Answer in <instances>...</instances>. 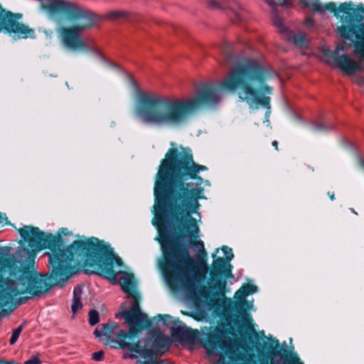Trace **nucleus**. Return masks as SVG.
I'll return each instance as SVG.
<instances>
[{
  "label": "nucleus",
  "mask_w": 364,
  "mask_h": 364,
  "mask_svg": "<svg viewBox=\"0 0 364 364\" xmlns=\"http://www.w3.org/2000/svg\"><path fill=\"white\" fill-rule=\"evenodd\" d=\"M221 95L215 90L207 88L188 99H177L160 106L139 109L137 117L144 122L157 127L179 126L195 112L210 108L221 100Z\"/></svg>",
  "instance_id": "1"
},
{
  "label": "nucleus",
  "mask_w": 364,
  "mask_h": 364,
  "mask_svg": "<svg viewBox=\"0 0 364 364\" xmlns=\"http://www.w3.org/2000/svg\"><path fill=\"white\" fill-rule=\"evenodd\" d=\"M221 87L233 92L240 102L246 103L251 109L259 106L270 109L272 87L265 82L258 66L245 64L235 68L222 81Z\"/></svg>",
  "instance_id": "2"
},
{
  "label": "nucleus",
  "mask_w": 364,
  "mask_h": 364,
  "mask_svg": "<svg viewBox=\"0 0 364 364\" xmlns=\"http://www.w3.org/2000/svg\"><path fill=\"white\" fill-rule=\"evenodd\" d=\"M306 23H307L308 25H310V26H311V25H312V24H313V21H312L311 20H308V21H306Z\"/></svg>",
  "instance_id": "35"
},
{
  "label": "nucleus",
  "mask_w": 364,
  "mask_h": 364,
  "mask_svg": "<svg viewBox=\"0 0 364 364\" xmlns=\"http://www.w3.org/2000/svg\"><path fill=\"white\" fill-rule=\"evenodd\" d=\"M353 213H354V214H357L356 212H355L353 210H352Z\"/></svg>",
  "instance_id": "40"
},
{
  "label": "nucleus",
  "mask_w": 364,
  "mask_h": 364,
  "mask_svg": "<svg viewBox=\"0 0 364 364\" xmlns=\"http://www.w3.org/2000/svg\"><path fill=\"white\" fill-rule=\"evenodd\" d=\"M82 295V289L81 287H76L73 291V299L71 305V309L73 314H75L82 309L81 298Z\"/></svg>",
  "instance_id": "15"
},
{
  "label": "nucleus",
  "mask_w": 364,
  "mask_h": 364,
  "mask_svg": "<svg viewBox=\"0 0 364 364\" xmlns=\"http://www.w3.org/2000/svg\"><path fill=\"white\" fill-rule=\"evenodd\" d=\"M358 161L359 164L361 166H364L363 161H362V159H360V157L359 156H358Z\"/></svg>",
  "instance_id": "33"
},
{
  "label": "nucleus",
  "mask_w": 364,
  "mask_h": 364,
  "mask_svg": "<svg viewBox=\"0 0 364 364\" xmlns=\"http://www.w3.org/2000/svg\"><path fill=\"white\" fill-rule=\"evenodd\" d=\"M132 307L122 311L126 322L130 325L129 334L127 335L124 331H120L118 335L117 343L121 348L129 350H136L137 343L135 342V334L134 333V325L144 321L146 316L139 310V302L135 296L132 297Z\"/></svg>",
  "instance_id": "7"
},
{
  "label": "nucleus",
  "mask_w": 364,
  "mask_h": 364,
  "mask_svg": "<svg viewBox=\"0 0 364 364\" xmlns=\"http://www.w3.org/2000/svg\"><path fill=\"white\" fill-rule=\"evenodd\" d=\"M228 250V247H223V251H225V250Z\"/></svg>",
  "instance_id": "39"
},
{
  "label": "nucleus",
  "mask_w": 364,
  "mask_h": 364,
  "mask_svg": "<svg viewBox=\"0 0 364 364\" xmlns=\"http://www.w3.org/2000/svg\"><path fill=\"white\" fill-rule=\"evenodd\" d=\"M292 41L296 46H303L306 42V36L303 33L295 34L292 38Z\"/></svg>",
  "instance_id": "19"
},
{
  "label": "nucleus",
  "mask_w": 364,
  "mask_h": 364,
  "mask_svg": "<svg viewBox=\"0 0 364 364\" xmlns=\"http://www.w3.org/2000/svg\"><path fill=\"white\" fill-rule=\"evenodd\" d=\"M233 257V255L230 254V257H228L227 259H231Z\"/></svg>",
  "instance_id": "37"
},
{
  "label": "nucleus",
  "mask_w": 364,
  "mask_h": 364,
  "mask_svg": "<svg viewBox=\"0 0 364 364\" xmlns=\"http://www.w3.org/2000/svg\"><path fill=\"white\" fill-rule=\"evenodd\" d=\"M104 336L107 338H111L115 329L117 326L114 323H107L102 325Z\"/></svg>",
  "instance_id": "18"
},
{
  "label": "nucleus",
  "mask_w": 364,
  "mask_h": 364,
  "mask_svg": "<svg viewBox=\"0 0 364 364\" xmlns=\"http://www.w3.org/2000/svg\"><path fill=\"white\" fill-rule=\"evenodd\" d=\"M264 1L273 9L277 6H282L285 8H289L292 6L290 0H264Z\"/></svg>",
  "instance_id": "17"
},
{
  "label": "nucleus",
  "mask_w": 364,
  "mask_h": 364,
  "mask_svg": "<svg viewBox=\"0 0 364 364\" xmlns=\"http://www.w3.org/2000/svg\"><path fill=\"white\" fill-rule=\"evenodd\" d=\"M272 145L277 150H278V142L277 141H272Z\"/></svg>",
  "instance_id": "34"
},
{
  "label": "nucleus",
  "mask_w": 364,
  "mask_h": 364,
  "mask_svg": "<svg viewBox=\"0 0 364 364\" xmlns=\"http://www.w3.org/2000/svg\"><path fill=\"white\" fill-rule=\"evenodd\" d=\"M274 24L275 26L280 29V31L281 32H283L284 31V24L282 23V21L279 19H275L274 21Z\"/></svg>",
  "instance_id": "27"
},
{
  "label": "nucleus",
  "mask_w": 364,
  "mask_h": 364,
  "mask_svg": "<svg viewBox=\"0 0 364 364\" xmlns=\"http://www.w3.org/2000/svg\"><path fill=\"white\" fill-rule=\"evenodd\" d=\"M194 245L197 247H203V243L202 241L200 240H198V241H196Z\"/></svg>",
  "instance_id": "31"
},
{
  "label": "nucleus",
  "mask_w": 364,
  "mask_h": 364,
  "mask_svg": "<svg viewBox=\"0 0 364 364\" xmlns=\"http://www.w3.org/2000/svg\"><path fill=\"white\" fill-rule=\"evenodd\" d=\"M33 264H34V262H33V256H29L28 257V260L27 263L26 264H23L22 263L21 264V267L23 269V271L26 272V270L28 271L30 269L33 268Z\"/></svg>",
  "instance_id": "24"
},
{
  "label": "nucleus",
  "mask_w": 364,
  "mask_h": 364,
  "mask_svg": "<svg viewBox=\"0 0 364 364\" xmlns=\"http://www.w3.org/2000/svg\"><path fill=\"white\" fill-rule=\"evenodd\" d=\"M180 200V205L176 209L181 224L180 230L183 237L192 242L193 240L199 237V228L197 220L191 215L197 214L200 218L198 212L200 205L197 198L183 196Z\"/></svg>",
  "instance_id": "6"
},
{
  "label": "nucleus",
  "mask_w": 364,
  "mask_h": 364,
  "mask_svg": "<svg viewBox=\"0 0 364 364\" xmlns=\"http://www.w3.org/2000/svg\"><path fill=\"white\" fill-rule=\"evenodd\" d=\"M297 2L301 6L308 8L312 12H317L320 14H324L327 11L334 12L336 14V6L334 3L330 2L328 4H323L319 0H294Z\"/></svg>",
  "instance_id": "12"
},
{
  "label": "nucleus",
  "mask_w": 364,
  "mask_h": 364,
  "mask_svg": "<svg viewBox=\"0 0 364 364\" xmlns=\"http://www.w3.org/2000/svg\"><path fill=\"white\" fill-rule=\"evenodd\" d=\"M171 146L159 166L155 190L169 179L179 178L183 176L195 178L198 173L207 169L205 166L198 165L193 161L188 149L177 147L173 144Z\"/></svg>",
  "instance_id": "4"
},
{
  "label": "nucleus",
  "mask_w": 364,
  "mask_h": 364,
  "mask_svg": "<svg viewBox=\"0 0 364 364\" xmlns=\"http://www.w3.org/2000/svg\"><path fill=\"white\" fill-rule=\"evenodd\" d=\"M18 232L21 237L30 243H38L42 240V233L38 228L26 226L19 229Z\"/></svg>",
  "instance_id": "14"
},
{
  "label": "nucleus",
  "mask_w": 364,
  "mask_h": 364,
  "mask_svg": "<svg viewBox=\"0 0 364 364\" xmlns=\"http://www.w3.org/2000/svg\"><path fill=\"white\" fill-rule=\"evenodd\" d=\"M343 50V47L338 46L333 53L329 50H326L321 58L328 64L338 67L347 75H353L360 71L363 67L360 62L354 61L346 55L338 56L340 50Z\"/></svg>",
  "instance_id": "9"
},
{
  "label": "nucleus",
  "mask_w": 364,
  "mask_h": 364,
  "mask_svg": "<svg viewBox=\"0 0 364 364\" xmlns=\"http://www.w3.org/2000/svg\"><path fill=\"white\" fill-rule=\"evenodd\" d=\"M25 364H40V360L36 357H33L30 360L25 362Z\"/></svg>",
  "instance_id": "28"
},
{
  "label": "nucleus",
  "mask_w": 364,
  "mask_h": 364,
  "mask_svg": "<svg viewBox=\"0 0 364 364\" xmlns=\"http://www.w3.org/2000/svg\"><path fill=\"white\" fill-rule=\"evenodd\" d=\"M173 275L177 283L183 288H193L198 282V277L194 267V260L186 256L174 263Z\"/></svg>",
  "instance_id": "8"
},
{
  "label": "nucleus",
  "mask_w": 364,
  "mask_h": 364,
  "mask_svg": "<svg viewBox=\"0 0 364 364\" xmlns=\"http://www.w3.org/2000/svg\"><path fill=\"white\" fill-rule=\"evenodd\" d=\"M257 291V287L251 284L243 285L236 293L235 297L238 299H245L247 296L254 294Z\"/></svg>",
  "instance_id": "16"
},
{
  "label": "nucleus",
  "mask_w": 364,
  "mask_h": 364,
  "mask_svg": "<svg viewBox=\"0 0 364 364\" xmlns=\"http://www.w3.org/2000/svg\"><path fill=\"white\" fill-rule=\"evenodd\" d=\"M15 39H35L36 31L23 21V15L5 9L0 2V33Z\"/></svg>",
  "instance_id": "5"
},
{
  "label": "nucleus",
  "mask_w": 364,
  "mask_h": 364,
  "mask_svg": "<svg viewBox=\"0 0 364 364\" xmlns=\"http://www.w3.org/2000/svg\"><path fill=\"white\" fill-rule=\"evenodd\" d=\"M85 247V244L82 241H75L66 249L53 253L50 257V263L54 267L60 269H66L71 266L74 257Z\"/></svg>",
  "instance_id": "10"
},
{
  "label": "nucleus",
  "mask_w": 364,
  "mask_h": 364,
  "mask_svg": "<svg viewBox=\"0 0 364 364\" xmlns=\"http://www.w3.org/2000/svg\"><path fill=\"white\" fill-rule=\"evenodd\" d=\"M94 262L96 265L99 266L98 269L101 271V274L104 275L108 279H116L117 277L123 291L130 294V292L134 287V277L132 274L124 272H120L117 274H115L112 270L107 268L109 266H112V264L106 263L105 264V267H102L101 265L97 263L95 260Z\"/></svg>",
  "instance_id": "11"
},
{
  "label": "nucleus",
  "mask_w": 364,
  "mask_h": 364,
  "mask_svg": "<svg viewBox=\"0 0 364 364\" xmlns=\"http://www.w3.org/2000/svg\"><path fill=\"white\" fill-rule=\"evenodd\" d=\"M357 38L358 40V44L364 45V24H361L358 26Z\"/></svg>",
  "instance_id": "23"
},
{
  "label": "nucleus",
  "mask_w": 364,
  "mask_h": 364,
  "mask_svg": "<svg viewBox=\"0 0 364 364\" xmlns=\"http://www.w3.org/2000/svg\"><path fill=\"white\" fill-rule=\"evenodd\" d=\"M338 32L340 33V35L341 36L345 37V36H346V30H345V28H341V27L338 28Z\"/></svg>",
  "instance_id": "30"
},
{
  "label": "nucleus",
  "mask_w": 364,
  "mask_h": 364,
  "mask_svg": "<svg viewBox=\"0 0 364 364\" xmlns=\"http://www.w3.org/2000/svg\"><path fill=\"white\" fill-rule=\"evenodd\" d=\"M99 321V314L97 311L92 310L89 312V323L91 326L97 324Z\"/></svg>",
  "instance_id": "21"
},
{
  "label": "nucleus",
  "mask_w": 364,
  "mask_h": 364,
  "mask_svg": "<svg viewBox=\"0 0 364 364\" xmlns=\"http://www.w3.org/2000/svg\"><path fill=\"white\" fill-rule=\"evenodd\" d=\"M49 290L46 284L42 280L29 279L26 290L23 294H26V297H36L46 293Z\"/></svg>",
  "instance_id": "13"
},
{
  "label": "nucleus",
  "mask_w": 364,
  "mask_h": 364,
  "mask_svg": "<svg viewBox=\"0 0 364 364\" xmlns=\"http://www.w3.org/2000/svg\"><path fill=\"white\" fill-rule=\"evenodd\" d=\"M21 331H22V326H20L19 327H18L16 329H15L13 331L12 336L10 338V344L11 345H13L16 343V341L18 340V338L19 337V335H20Z\"/></svg>",
  "instance_id": "22"
},
{
  "label": "nucleus",
  "mask_w": 364,
  "mask_h": 364,
  "mask_svg": "<svg viewBox=\"0 0 364 364\" xmlns=\"http://www.w3.org/2000/svg\"><path fill=\"white\" fill-rule=\"evenodd\" d=\"M331 200H333V199H334V195H333V194L331 196Z\"/></svg>",
  "instance_id": "38"
},
{
  "label": "nucleus",
  "mask_w": 364,
  "mask_h": 364,
  "mask_svg": "<svg viewBox=\"0 0 364 364\" xmlns=\"http://www.w3.org/2000/svg\"><path fill=\"white\" fill-rule=\"evenodd\" d=\"M43 32L48 38H51L54 33V31L51 29H43Z\"/></svg>",
  "instance_id": "29"
},
{
  "label": "nucleus",
  "mask_w": 364,
  "mask_h": 364,
  "mask_svg": "<svg viewBox=\"0 0 364 364\" xmlns=\"http://www.w3.org/2000/svg\"><path fill=\"white\" fill-rule=\"evenodd\" d=\"M346 9V6L344 5H342V6H340V10H341V11H344Z\"/></svg>",
  "instance_id": "36"
},
{
  "label": "nucleus",
  "mask_w": 364,
  "mask_h": 364,
  "mask_svg": "<svg viewBox=\"0 0 364 364\" xmlns=\"http://www.w3.org/2000/svg\"><path fill=\"white\" fill-rule=\"evenodd\" d=\"M41 9L55 22L64 44L72 49L80 46L78 36L90 25L89 11L78 4L64 0H48Z\"/></svg>",
  "instance_id": "3"
},
{
  "label": "nucleus",
  "mask_w": 364,
  "mask_h": 364,
  "mask_svg": "<svg viewBox=\"0 0 364 364\" xmlns=\"http://www.w3.org/2000/svg\"><path fill=\"white\" fill-rule=\"evenodd\" d=\"M104 353L102 350L97 351L92 354V359L97 361H100L102 359Z\"/></svg>",
  "instance_id": "25"
},
{
  "label": "nucleus",
  "mask_w": 364,
  "mask_h": 364,
  "mask_svg": "<svg viewBox=\"0 0 364 364\" xmlns=\"http://www.w3.org/2000/svg\"><path fill=\"white\" fill-rule=\"evenodd\" d=\"M323 128H324V127H323V125H322V124L316 125V126L315 127V129H316V131H321V130H323Z\"/></svg>",
  "instance_id": "32"
},
{
  "label": "nucleus",
  "mask_w": 364,
  "mask_h": 364,
  "mask_svg": "<svg viewBox=\"0 0 364 364\" xmlns=\"http://www.w3.org/2000/svg\"><path fill=\"white\" fill-rule=\"evenodd\" d=\"M127 12L122 10L111 11L108 13L107 16L112 19L119 18L126 16Z\"/></svg>",
  "instance_id": "20"
},
{
  "label": "nucleus",
  "mask_w": 364,
  "mask_h": 364,
  "mask_svg": "<svg viewBox=\"0 0 364 364\" xmlns=\"http://www.w3.org/2000/svg\"><path fill=\"white\" fill-rule=\"evenodd\" d=\"M94 335L96 336V338H102V336H104V332H103V328H102V326L100 327V328H97L94 331Z\"/></svg>",
  "instance_id": "26"
}]
</instances>
